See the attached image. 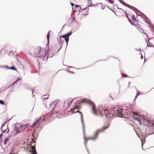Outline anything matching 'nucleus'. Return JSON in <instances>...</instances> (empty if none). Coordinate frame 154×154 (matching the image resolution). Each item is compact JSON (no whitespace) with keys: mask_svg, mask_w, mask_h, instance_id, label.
Returning a JSON list of instances; mask_svg holds the SVG:
<instances>
[{"mask_svg":"<svg viewBox=\"0 0 154 154\" xmlns=\"http://www.w3.org/2000/svg\"><path fill=\"white\" fill-rule=\"evenodd\" d=\"M72 22L73 21L75 20V15H74V16H73V15H72Z\"/></svg>","mask_w":154,"mask_h":154,"instance_id":"nucleus-32","label":"nucleus"},{"mask_svg":"<svg viewBox=\"0 0 154 154\" xmlns=\"http://www.w3.org/2000/svg\"><path fill=\"white\" fill-rule=\"evenodd\" d=\"M53 105L54 106V101L52 102L50 104V106L51 107V106Z\"/></svg>","mask_w":154,"mask_h":154,"instance_id":"nucleus-35","label":"nucleus"},{"mask_svg":"<svg viewBox=\"0 0 154 154\" xmlns=\"http://www.w3.org/2000/svg\"><path fill=\"white\" fill-rule=\"evenodd\" d=\"M105 60H106L105 59H103V60H100V61H105Z\"/></svg>","mask_w":154,"mask_h":154,"instance_id":"nucleus-62","label":"nucleus"},{"mask_svg":"<svg viewBox=\"0 0 154 154\" xmlns=\"http://www.w3.org/2000/svg\"><path fill=\"white\" fill-rule=\"evenodd\" d=\"M22 79V78H20L19 77H18L17 79L16 80H17V82H18V80H20Z\"/></svg>","mask_w":154,"mask_h":154,"instance_id":"nucleus-43","label":"nucleus"},{"mask_svg":"<svg viewBox=\"0 0 154 154\" xmlns=\"http://www.w3.org/2000/svg\"><path fill=\"white\" fill-rule=\"evenodd\" d=\"M150 39H151V38H150L149 40H148V42H147V43H150V44H152V43H150L149 42V40Z\"/></svg>","mask_w":154,"mask_h":154,"instance_id":"nucleus-59","label":"nucleus"},{"mask_svg":"<svg viewBox=\"0 0 154 154\" xmlns=\"http://www.w3.org/2000/svg\"><path fill=\"white\" fill-rule=\"evenodd\" d=\"M130 8H134L135 10H136L137 11L139 12L140 14V13H141V12L139 10L137 9L136 8L133 6H132V7H131Z\"/></svg>","mask_w":154,"mask_h":154,"instance_id":"nucleus-24","label":"nucleus"},{"mask_svg":"<svg viewBox=\"0 0 154 154\" xmlns=\"http://www.w3.org/2000/svg\"><path fill=\"white\" fill-rule=\"evenodd\" d=\"M28 125H29V124H26L24 125H20V126L19 128H23L26 127H27V126Z\"/></svg>","mask_w":154,"mask_h":154,"instance_id":"nucleus-19","label":"nucleus"},{"mask_svg":"<svg viewBox=\"0 0 154 154\" xmlns=\"http://www.w3.org/2000/svg\"><path fill=\"white\" fill-rule=\"evenodd\" d=\"M133 119L137 121L140 123V124H141V122L140 119L137 117H134Z\"/></svg>","mask_w":154,"mask_h":154,"instance_id":"nucleus-17","label":"nucleus"},{"mask_svg":"<svg viewBox=\"0 0 154 154\" xmlns=\"http://www.w3.org/2000/svg\"><path fill=\"white\" fill-rule=\"evenodd\" d=\"M135 50L137 51H142L143 52V53L144 54V55H145V52H144V51L143 50L139 49H137V48H136Z\"/></svg>","mask_w":154,"mask_h":154,"instance_id":"nucleus-30","label":"nucleus"},{"mask_svg":"<svg viewBox=\"0 0 154 154\" xmlns=\"http://www.w3.org/2000/svg\"><path fill=\"white\" fill-rule=\"evenodd\" d=\"M59 102L60 100H57L54 101V107L52 111L54 110V109H56V107H57L58 106V103Z\"/></svg>","mask_w":154,"mask_h":154,"instance_id":"nucleus-10","label":"nucleus"},{"mask_svg":"<svg viewBox=\"0 0 154 154\" xmlns=\"http://www.w3.org/2000/svg\"><path fill=\"white\" fill-rule=\"evenodd\" d=\"M126 17H127V19H128V20L130 23L131 24V25L135 26L136 25L131 20V19L129 18L128 16L126 15Z\"/></svg>","mask_w":154,"mask_h":154,"instance_id":"nucleus-15","label":"nucleus"},{"mask_svg":"<svg viewBox=\"0 0 154 154\" xmlns=\"http://www.w3.org/2000/svg\"><path fill=\"white\" fill-rule=\"evenodd\" d=\"M59 40H60V41H62V42H63V43L64 42V41L62 39H61V38H60V37H59Z\"/></svg>","mask_w":154,"mask_h":154,"instance_id":"nucleus-47","label":"nucleus"},{"mask_svg":"<svg viewBox=\"0 0 154 154\" xmlns=\"http://www.w3.org/2000/svg\"><path fill=\"white\" fill-rule=\"evenodd\" d=\"M32 154H37V152L35 148L33 149V152L32 153Z\"/></svg>","mask_w":154,"mask_h":154,"instance_id":"nucleus-29","label":"nucleus"},{"mask_svg":"<svg viewBox=\"0 0 154 154\" xmlns=\"http://www.w3.org/2000/svg\"><path fill=\"white\" fill-rule=\"evenodd\" d=\"M111 57H113V58H115V59H117L118 60H119H119L118 58H115V57H114L113 56H111Z\"/></svg>","mask_w":154,"mask_h":154,"instance_id":"nucleus-57","label":"nucleus"},{"mask_svg":"<svg viewBox=\"0 0 154 154\" xmlns=\"http://www.w3.org/2000/svg\"><path fill=\"white\" fill-rule=\"evenodd\" d=\"M124 77H128V76L126 74H125L123 76Z\"/></svg>","mask_w":154,"mask_h":154,"instance_id":"nucleus-49","label":"nucleus"},{"mask_svg":"<svg viewBox=\"0 0 154 154\" xmlns=\"http://www.w3.org/2000/svg\"><path fill=\"white\" fill-rule=\"evenodd\" d=\"M72 112L74 113L78 112V113H79L80 114L81 116V122H82V128H83V133L84 134V127H85V126H84V122L83 120V115H82V112L81 111H78L76 112H75L74 111H72Z\"/></svg>","mask_w":154,"mask_h":154,"instance_id":"nucleus-6","label":"nucleus"},{"mask_svg":"<svg viewBox=\"0 0 154 154\" xmlns=\"http://www.w3.org/2000/svg\"><path fill=\"white\" fill-rule=\"evenodd\" d=\"M148 126L149 127L148 128V130H146V132L145 133V131L144 132H142V133L140 134V137L137 134V136L140 139L141 141L142 148L143 150H144V149L143 146L144 144L146 138L148 136L154 134V133L152 131L149 132V131H151V127L153 129H154V120L152 119L148 120Z\"/></svg>","mask_w":154,"mask_h":154,"instance_id":"nucleus-2","label":"nucleus"},{"mask_svg":"<svg viewBox=\"0 0 154 154\" xmlns=\"http://www.w3.org/2000/svg\"><path fill=\"white\" fill-rule=\"evenodd\" d=\"M85 148H86V149L87 150V152L88 154H89V150H88L87 147H85Z\"/></svg>","mask_w":154,"mask_h":154,"instance_id":"nucleus-48","label":"nucleus"},{"mask_svg":"<svg viewBox=\"0 0 154 154\" xmlns=\"http://www.w3.org/2000/svg\"><path fill=\"white\" fill-rule=\"evenodd\" d=\"M72 34V32L71 31L65 34V36L64 37L65 40L66 39H69V36Z\"/></svg>","mask_w":154,"mask_h":154,"instance_id":"nucleus-9","label":"nucleus"},{"mask_svg":"<svg viewBox=\"0 0 154 154\" xmlns=\"http://www.w3.org/2000/svg\"><path fill=\"white\" fill-rule=\"evenodd\" d=\"M65 34L63 35H60V38H63L64 39V37L65 36Z\"/></svg>","mask_w":154,"mask_h":154,"instance_id":"nucleus-39","label":"nucleus"},{"mask_svg":"<svg viewBox=\"0 0 154 154\" xmlns=\"http://www.w3.org/2000/svg\"><path fill=\"white\" fill-rule=\"evenodd\" d=\"M91 2V3L90 5H88V7H96L97 6V5H95V4H92V2Z\"/></svg>","mask_w":154,"mask_h":154,"instance_id":"nucleus-23","label":"nucleus"},{"mask_svg":"<svg viewBox=\"0 0 154 154\" xmlns=\"http://www.w3.org/2000/svg\"><path fill=\"white\" fill-rule=\"evenodd\" d=\"M84 134H85L84 133ZM83 134L84 136V139L85 140V141L84 142L85 146V147H87L86 145H87V141L88 140H90L88 139H88L86 138L85 136V134H84L83 133Z\"/></svg>","mask_w":154,"mask_h":154,"instance_id":"nucleus-14","label":"nucleus"},{"mask_svg":"<svg viewBox=\"0 0 154 154\" xmlns=\"http://www.w3.org/2000/svg\"><path fill=\"white\" fill-rule=\"evenodd\" d=\"M140 58L142 59H143V57L142 55H141V56L140 57Z\"/></svg>","mask_w":154,"mask_h":154,"instance_id":"nucleus-58","label":"nucleus"},{"mask_svg":"<svg viewBox=\"0 0 154 154\" xmlns=\"http://www.w3.org/2000/svg\"><path fill=\"white\" fill-rule=\"evenodd\" d=\"M103 111L104 113H106V112H107V111L106 109H103Z\"/></svg>","mask_w":154,"mask_h":154,"instance_id":"nucleus-45","label":"nucleus"},{"mask_svg":"<svg viewBox=\"0 0 154 154\" xmlns=\"http://www.w3.org/2000/svg\"><path fill=\"white\" fill-rule=\"evenodd\" d=\"M70 4H71L72 8L73 7V6H75V5L73 3L70 2Z\"/></svg>","mask_w":154,"mask_h":154,"instance_id":"nucleus-46","label":"nucleus"},{"mask_svg":"<svg viewBox=\"0 0 154 154\" xmlns=\"http://www.w3.org/2000/svg\"><path fill=\"white\" fill-rule=\"evenodd\" d=\"M123 109L117 106H115L112 111L113 112L114 114L112 115L113 117L115 116L122 117L123 116Z\"/></svg>","mask_w":154,"mask_h":154,"instance_id":"nucleus-3","label":"nucleus"},{"mask_svg":"<svg viewBox=\"0 0 154 154\" xmlns=\"http://www.w3.org/2000/svg\"><path fill=\"white\" fill-rule=\"evenodd\" d=\"M6 123V122H5L2 125L1 127L0 128L1 131L2 130V128L5 126V125Z\"/></svg>","mask_w":154,"mask_h":154,"instance_id":"nucleus-34","label":"nucleus"},{"mask_svg":"<svg viewBox=\"0 0 154 154\" xmlns=\"http://www.w3.org/2000/svg\"><path fill=\"white\" fill-rule=\"evenodd\" d=\"M68 72H70V73H74V72L73 71H68Z\"/></svg>","mask_w":154,"mask_h":154,"instance_id":"nucleus-55","label":"nucleus"},{"mask_svg":"<svg viewBox=\"0 0 154 154\" xmlns=\"http://www.w3.org/2000/svg\"><path fill=\"white\" fill-rule=\"evenodd\" d=\"M62 48H61L60 47V48H59L57 53Z\"/></svg>","mask_w":154,"mask_h":154,"instance_id":"nucleus-53","label":"nucleus"},{"mask_svg":"<svg viewBox=\"0 0 154 154\" xmlns=\"http://www.w3.org/2000/svg\"><path fill=\"white\" fill-rule=\"evenodd\" d=\"M9 140V138L8 137H6V138L5 139V140L4 142V144L5 145L7 143V142Z\"/></svg>","mask_w":154,"mask_h":154,"instance_id":"nucleus-18","label":"nucleus"},{"mask_svg":"<svg viewBox=\"0 0 154 154\" xmlns=\"http://www.w3.org/2000/svg\"><path fill=\"white\" fill-rule=\"evenodd\" d=\"M67 67H69V68H74V67L71 66H67Z\"/></svg>","mask_w":154,"mask_h":154,"instance_id":"nucleus-60","label":"nucleus"},{"mask_svg":"<svg viewBox=\"0 0 154 154\" xmlns=\"http://www.w3.org/2000/svg\"><path fill=\"white\" fill-rule=\"evenodd\" d=\"M130 84H131V82H128V85H130Z\"/></svg>","mask_w":154,"mask_h":154,"instance_id":"nucleus-63","label":"nucleus"},{"mask_svg":"<svg viewBox=\"0 0 154 154\" xmlns=\"http://www.w3.org/2000/svg\"><path fill=\"white\" fill-rule=\"evenodd\" d=\"M57 40L59 41V45L60 46V47L61 48H62V47H63V42H62V41H59L58 40L57 38Z\"/></svg>","mask_w":154,"mask_h":154,"instance_id":"nucleus-21","label":"nucleus"},{"mask_svg":"<svg viewBox=\"0 0 154 154\" xmlns=\"http://www.w3.org/2000/svg\"><path fill=\"white\" fill-rule=\"evenodd\" d=\"M131 17L132 20H133L134 22H135L136 20L135 16L134 15H133Z\"/></svg>","mask_w":154,"mask_h":154,"instance_id":"nucleus-27","label":"nucleus"},{"mask_svg":"<svg viewBox=\"0 0 154 154\" xmlns=\"http://www.w3.org/2000/svg\"><path fill=\"white\" fill-rule=\"evenodd\" d=\"M119 1L121 4L125 6L126 7H128V8L133 10L132 8H130L131 7H132V6L126 3H125L124 1H122V0H119Z\"/></svg>","mask_w":154,"mask_h":154,"instance_id":"nucleus-8","label":"nucleus"},{"mask_svg":"<svg viewBox=\"0 0 154 154\" xmlns=\"http://www.w3.org/2000/svg\"><path fill=\"white\" fill-rule=\"evenodd\" d=\"M7 130V129H6L4 130H2H2L1 131L2 132V134H3V133L5 132H6V133H8L9 131V129L7 131H6Z\"/></svg>","mask_w":154,"mask_h":154,"instance_id":"nucleus-22","label":"nucleus"},{"mask_svg":"<svg viewBox=\"0 0 154 154\" xmlns=\"http://www.w3.org/2000/svg\"><path fill=\"white\" fill-rule=\"evenodd\" d=\"M50 38V31H49L48 32V33L47 35V40H49V38Z\"/></svg>","mask_w":154,"mask_h":154,"instance_id":"nucleus-25","label":"nucleus"},{"mask_svg":"<svg viewBox=\"0 0 154 154\" xmlns=\"http://www.w3.org/2000/svg\"><path fill=\"white\" fill-rule=\"evenodd\" d=\"M101 4V5H102V4L101 3H96V4H95V5H97V6L99 5V4Z\"/></svg>","mask_w":154,"mask_h":154,"instance_id":"nucleus-52","label":"nucleus"},{"mask_svg":"<svg viewBox=\"0 0 154 154\" xmlns=\"http://www.w3.org/2000/svg\"><path fill=\"white\" fill-rule=\"evenodd\" d=\"M17 82V80H16L14 82H13L11 85L12 86L11 89L12 88H13H13L14 86Z\"/></svg>","mask_w":154,"mask_h":154,"instance_id":"nucleus-20","label":"nucleus"},{"mask_svg":"<svg viewBox=\"0 0 154 154\" xmlns=\"http://www.w3.org/2000/svg\"><path fill=\"white\" fill-rule=\"evenodd\" d=\"M16 132V134H17L18 133L20 132L21 131H20V129L18 128L16 126V125H15V127L14 128Z\"/></svg>","mask_w":154,"mask_h":154,"instance_id":"nucleus-16","label":"nucleus"},{"mask_svg":"<svg viewBox=\"0 0 154 154\" xmlns=\"http://www.w3.org/2000/svg\"><path fill=\"white\" fill-rule=\"evenodd\" d=\"M75 7L74 8L75 9H76L77 7H79L80 6V5H75Z\"/></svg>","mask_w":154,"mask_h":154,"instance_id":"nucleus-41","label":"nucleus"},{"mask_svg":"<svg viewBox=\"0 0 154 154\" xmlns=\"http://www.w3.org/2000/svg\"><path fill=\"white\" fill-rule=\"evenodd\" d=\"M101 8L102 9H104L105 8V6L103 7V6L102 5Z\"/></svg>","mask_w":154,"mask_h":154,"instance_id":"nucleus-54","label":"nucleus"},{"mask_svg":"<svg viewBox=\"0 0 154 154\" xmlns=\"http://www.w3.org/2000/svg\"><path fill=\"white\" fill-rule=\"evenodd\" d=\"M76 98H75L74 99H73L72 100L70 103L69 102V100H65L64 102V105H65V104L66 103L67 104V107H69L70 105L73 102V101L74 99H75Z\"/></svg>","mask_w":154,"mask_h":154,"instance_id":"nucleus-11","label":"nucleus"},{"mask_svg":"<svg viewBox=\"0 0 154 154\" xmlns=\"http://www.w3.org/2000/svg\"><path fill=\"white\" fill-rule=\"evenodd\" d=\"M65 41H66V47H67V45H68V42L69 41V39H66V40Z\"/></svg>","mask_w":154,"mask_h":154,"instance_id":"nucleus-37","label":"nucleus"},{"mask_svg":"<svg viewBox=\"0 0 154 154\" xmlns=\"http://www.w3.org/2000/svg\"><path fill=\"white\" fill-rule=\"evenodd\" d=\"M2 133H1L0 134V141H2Z\"/></svg>","mask_w":154,"mask_h":154,"instance_id":"nucleus-38","label":"nucleus"},{"mask_svg":"<svg viewBox=\"0 0 154 154\" xmlns=\"http://www.w3.org/2000/svg\"><path fill=\"white\" fill-rule=\"evenodd\" d=\"M11 93V91H9L7 95L6 96L5 98L6 99H7L8 98H10V96H9V95L10 94V93Z\"/></svg>","mask_w":154,"mask_h":154,"instance_id":"nucleus-26","label":"nucleus"},{"mask_svg":"<svg viewBox=\"0 0 154 154\" xmlns=\"http://www.w3.org/2000/svg\"><path fill=\"white\" fill-rule=\"evenodd\" d=\"M88 9H88H89V7H88V6H87L85 8H83L82 10H81V11H80V10H79V11L80 12H81L83 10H87V9Z\"/></svg>","mask_w":154,"mask_h":154,"instance_id":"nucleus-28","label":"nucleus"},{"mask_svg":"<svg viewBox=\"0 0 154 154\" xmlns=\"http://www.w3.org/2000/svg\"><path fill=\"white\" fill-rule=\"evenodd\" d=\"M109 126V124L107 125V127L104 126L103 127L102 129L96 131L93 134V136L91 137H88V139L91 140L93 141L96 140L97 138L99 133L100 132H103L104 131H105L108 128Z\"/></svg>","mask_w":154,"mask_h":154,"instance_id":"nucleus-4","label":"nucleus"},{"mask_svg":"<svg viewBox=\"0 0 154 154\" xmlns=\"http://www.w3.org/2000/svg\"><path fill=\"white\" fill-rule=\"evenodd\" d=\"M140 92H139L137 91V94H136V95L138 96L139 95H140Z\"/></svg>","mask_w":154,"mask_h":154,"instance_id":"nucleus-40","label":"nucleus"},{"mask_svg":"<svg viewBox=\"0 0 154 154\" xmlns=\"http://www.w3.org/2000/svg\"><path fill=\"white\" fill-rule=\"evenodd\" d=\"M4 67L5 68H7L9 69H11L12 70H14L16 71L17 72H18V71L17 69V68L15 67V66L13 65L9 67L7 65H5Z\"/></svg>","mask_w":154,"mask_h":154,"instance_id":"nucleus-7","label":"nucleus"},{"mask_svg":"<svg viewBox=\"0 0 154 154\" xmlns=\"http://www.w3.org/2000/svg\"><path fill=\"white\" fill-rule=\"evenodd\" d=\"M115 6H116L118 9H122L121 8H119L118 7V5H115Z\"/></svg>","mask_w":154,"mask_h":154,"instance_id":"nucleus-50","label":"nucleus"},{"mask_svg":"<svg viewBox=\"0 0 154 154\" xmlns=\"http://www.w3.org/2000/svg\"><path fill=\"white\" fill-rule=\"evenodd\" d=\"M146 41V43H147V46L146 47V48L148 47H153L154 46H152V45H151L150 44H149L148 43H147V42Z\"/></svg>","mask_w":154,"mask_h":154,"instance_id":"nucleus-31","label":"nucleus"},{"mask_svg":"<svg viewBox=\"0 0 154 154\" xmlns=\"http://www.w3.org/2000/svg\"><path fill=\"white\" fill-rule=\"evenodd\" d=\"M47 96V94H45V95H43V96Z\"/></svg>","mask_w":154,"mask_h":154,"instance_id":"nucleus-64","label":"nucleus"},{"mask_svg":"<svg viewBox=\"0 0 154 154\" xmlns=\"http://www.w3.org/2000/svg\"><path fill=\"white\" fill-rule=\"evenodd\" d=\"M107 1L109 2V3L112 4L114 2L112 0H107Z\"/></svg>","mask_w":154,"mask_h":154,"instance_id":"nucleus-36","label":"nucleus"},{"mask_svg":"<svg viewBox=\"0 0 154 154\" xmlns=\"http://www.w3.org/2000/svg\"><path fill=\"white\" fill-rule=\"evenodd\" d=\"M41 51V48H38L37 49V51L36 52V55H38L37 57H41V56H39L38 55L40 53Z\"/></svg>","mask_w":154,"mask_h":154,"instance_id":"nucleus-12","label":"nucleus"},{"mask_svg":"<svg viewBox=\"0 0 154 154\" xmlns=\"http://www.w3.org/2000/svg\"><path fill=\"white\" fill-rule=\"evenodd\" d=\"M109 9L112 12H113L115 14H116V13L115 12V11L112 9L109 8Z\"/></svg>","mask_w":154,"mask_h":154,"instance_id":"nucleus-44","label":"nucleus"},{"mask_svg":"<svg viewBox=\"0 0 154 154\" xmlns=\"http://www.w3.org/2000/svg\"><path fill=\"white\" fill-rule=\"evenodd\" d=\"M138 97V96H137L136 95L135 97V98H134V100H135L137 98V97Z\"/></svg>","mask_w":154,"mask_h":154,"instance_id":"nucleus-56","label":"nucleus"},{"mask_svg":"<svg viewBox=\"0 0 154 154\" xmlns=\"http://www.w3.org/2000/svg\"><path fill=\"white\" fill-rule=\"evenodd\" d=\"M49 40H47V43L46 44V46H49Z\"/></svg>","mask_w":154,"mask_h":154,"instance_id":"nucleus-42","label":"nucleus"},{"mask_svg":"<svg viewBox=\"0 0 154 154\" xmlns=\"http://www.w3.org/2000/svg\"><path fill=\"white\" fill-rule=\"evenodd\" d=\"M48 98V97H47V98H44V100H47V99Z\"/></svg>","mask_w":154,"mask_h":154,"instance_id":"nucleus-61","label":"nucleus"},{"mask_svg":"<svg viewBox=\"0 0 154 154\" xmlns=\"http://www.w3.org/2000/svg\"><path fill=\"white\" fill-rule=\"evenodd\" d=\"M88 14V11H87V13H85V14H83V15L84 16H86Z\"/></svg>","mask_w":154,"mask_h":154,"instance_id":"nucleus-51","label":"nucleus"},{"mask_svg":"<svg viewBox=\"0 0 154 154\" xmlns=\"http://www.w3.org/2000/svg\"><path fill=\"white\" fill-rule=\"evenodd\" d=\"M82 103H86L92 106L91 110L93 113L95 115H98L99 114L102 115V112L100 110V107L98 109H96V106L94 103L86 98L82 99L80 100L77 102L75 104V108H73L72 111H74L75 109H79L81 108L80 104Z\"/></svg>","mask_w":154,"mask_h":154,"instance_id":"nucleus-1","label":"nucleus"},{"mask_svg":"<svg viewBox=\"0 0 154 154\" xmlns=\"http://www.w3.org/2000/svg\"><path fill=\"white\" fill-rule=\"evenodd\" d=\"M39 119H41L40 118H38V119L36 120L34 122L32 125L31 126V128H33L37 124Z\"/></svg>","mask_w":154,"mask_h":154,"instance_id":"nucleus-13","label":"nucleus"},{"mask_svg":"<svg viewBox=\"0 0 154 154\" xmlns=\"http://www.w3.org/2000/svg\"><path fill=\"white\" fill-rule=\"evenodd\" d=\"M0 104L2 105L5 104L4 103V102L2 100H0Z\"/></svg>","mask_w":154,"mask_h":154,"instance_id":"nucleus-33","label":"nucleus"},{"mask_svg":"<svg viewBox=\"0 0 154 154\" xmlns=\"http://www.w3.org/2000/svg\"><path fill=\"white\" fill-rule=\"evenodd\" d=\"M61 115V112L57 110L55 111V112H52L51 113L50 116L51 117L53 118H56V117H59Z\"/></svg>","mask_w":154,"mask_h":154,"instance_id":"nucleus-5","label":"nucleus"}]
</instances>
